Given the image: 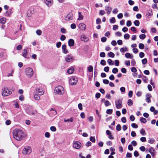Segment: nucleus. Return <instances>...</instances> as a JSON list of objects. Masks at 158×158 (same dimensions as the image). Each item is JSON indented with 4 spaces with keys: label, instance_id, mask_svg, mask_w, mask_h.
Returning a JSON list of instances; mask_svg holds the SVG:
<instances>
[{
    "label": "nucleus",
    "instance_id": "25",
    "mask_svg": "<svg viewBox=\"0 0 158 158\" xmlns=\"http://www.w3.org/2000/svg\"><path fill=\"white\" fill-rule=\"evenodd\" d=\"M125 56L127 58L131 59L133 58V56L129 53H126L125 54Z\"/></svg>",
    "mask_w": 158,
    "mask_h": 158
},
{
    "label": "nucleus",
    "instance_id": "17",
    "mask_svg": "<svg viewBox=\"0 0 158 158\" xmlns=\"http://www.w3.org/2000/svg\"><path fill=\"white\" fill-rule=\"evenodd\" d=\"M73 15L71 13H69L68 14L66 17V20H70L73 19Z\"/></svg>",
    "mask_w": 158,
    "mask_h": 158
},
{
    "label": "nucleus",
    "instance_id": "38",
    "mask_svg": "<svg viewBox=\"0 0 158 158\" xmlns=\"http://www.w3.org/2000/svg\"><path fill=\"white\" fill-rule=\"evenodd\" d=\"M140 39L143 40L146 37V35L144 34H142L139 36Z\"/></svg>",
    "mask_w": 158,
    "mask_h": 158
},
{
    "label": "nucleus",
    "instance_id": "46",
    "mask_svg": "<svg viewBox=\"0 0 158 158\" xmlns=\"http://www.w3.org/2000/svg\"><path fill=\"white\" fill-rule=\"evenodd\" d=\"M140 141L142 142H145L146 141V139L145 137H142L140 138Z\"/></svg>",
    "mask_w": 158,
    "mask_h": 158
},
{
    "label": "nucleus",
    "instance_id": "44",
    "mask_svg": "<svg viewBox=\"0 0 158 158\" xmlns=\"http://www.w3.org/2000/svg\"><path fill=\"white\" fill-rule=\"evenodd\" d=\"M139 47L140 49H143L144 48V44L142 43H140L139 44Z\"/></svg>",
    "mask_w": 158,
    "mask_h": 158
},
{
    "label": "nucleus",
    "instance_id": "62",
    "mask_svg": "<svg viewBox=\"0 0 158 158\" xmlns=\"http://www.w3.org/2000/svg\"><path fill=\"white\" fill-rule=\"evenodd\" d=\"M50 130L53 131H56V128L54 126H52L50 127Z\"/></svg>",
    "mask_w": 158,
    "mask_h": 158
},
{
    "label": "nucleus",
    "instance_id": "4",
    "mask_svg": "<svg viewBox=\"0 0 158 158\" xmlns=\"http://www.w3.org/2000/svg\"><path fill=\"white\" fill-rule=\"evenodd\" d=\"M31 152V148L29 146H26L23 149L22 153L25 155H29Z\"/></svg>",
    "mask_w": 158,
    "mask_h": 158
},
{
    "label": "nucleus",
    "instance_id": "51",
    "mask_svg": "<svg viewBox=\"0 0 158 158\" xmlns=\"http://www.w3.org/2000/svg\"><path fill=\"white\" fill-rule=\"evenodd\" d=\"M44 135L45 137L48 138H49L50 136V134L48 132H46Z\"/></svg>",
    "mask_w": 158,
    "mask_h": 158
},
{
    "label": "nucleus",
    "instance_id": "48",
    "mask_svg": "<svg viewBox=\"0 0 158 158\" xmlns=\"http://www.w3.org/2000/svg\"><path fill=\"white\" fill-rule=\"evenodd\" d=\"M90 141L93 143H94L95 142V139L94 137L93 136H91L90 138Z\"/></svg>",
    "mask_w": 158,
    "mask_h": 158
},
{
    "label": "nucleus",
    "instance_id": "58",
    "mask_svg": "<svg viewBox=\"0 0 158 158\" xmlns=\"http://www.w3.org/2000/svg\"><path fill=\"white\" fill-rule=\"evenodd\" d=\"M131 25V21H128L127 22V27H129Z\"/></svg>",
    "mask_w": 158,
    "mask_h": 158
},
{
    "label": "nucleus",
    "instance_id": "14",
    "mask_svg": "<svg viewBox=\"0 0 158 158\" xmlns=\"http://www.w3.org/2000/svg\"><path fill=\"white\" fill-rule=\"evenodd\" d=\"M146 100L147 102L150 103L151 102V101L150 100V98L152 97V95L151 94H148L146 95Z\"/></svg>",
    "mask_w": 158,
    "mask_h": 158
},
{
    "label": "nucleus",
    "instance_id": "33",
    "mask_svg": "<svg viewBox=\"0 0 158 158\" xmlns=\"http://www.w3.org/2000/svg\"><path fill=\"white\" fill-rule=\"evenodd\" d=\"M110 22L111 23H114L115 22V19L114 17L112 18L110 20Z\"/></svg>",
    "mask_w": 158,
    "mask_h": 158
},
{
    "label": "nucleus",
    "instance_id": "54",
    "mask_svg": "<svg viewBox=\"0 0 158 158\" xmlns=\"http://www.w3.org/2000/svg\"><path fill=\"white\" fill-rule=\"evenodd\" d=\"M130 118L131 121H133L135 119V117L133 115H131L130 117Z\"/></svg>",
    "mask_w": 158,
    "mask_h": 158
},
{
    "label": "nucleus",
    "instance_id": "61",
    "mask_svg": "<svg viewBox=\"0 0 158 158\" xmlns=\"http://www.w3.org/2000/svg\"><path fill=\"white\" fill-rule=\"evenodd\" d=\"M131 126L133 128H137L138 127L137 125L135 123H133L131 124Z\"/></svg>",
    "mask_w": 158,
    "mask_h": 158
},
{
    "label": "nucleus",
    "instance_id": "11",
    "mask_svg": "<svg viewBox=\"0 0 158 158\" xmlns=\"http://www.w3.org/2000/svg\"><path fill=\"white\" fill-rule=\"evenodd\" d=\"M86 27L85 24L83 23H80L78 25L79 29L82 31H85L86 29Z\"/></svg>",
    "mask_w": 158,
    "mask_h": 158
},
{
    "label": "nucleus",
    "instance_id": "26",
    "mask_svg": "<svg viewBox=\"0 0 158 158\" xmlns=\"http://www.w3.org/2000/svg\"><path fill=\"white\" fill-rule=\"evenodd\" d=\"M27 113L30 115H35V114H36L37 113V111L36 110H35L34 111V112L33 111H30L29 110H27Z\"/></svg>",
    "mask_w": 158,
    "mask_h": 158
},
{
    "label": "nucleus",
    "instance_id": "50",
    "mask_svg": "<svg viewBox=\"0 0 158 158\" xmlns=\"http://www.w3.org/2000/svg\"><path fill=\"white\" fill-rule=\"evenodd\" d=\"M130 36L129 34H126L124 35V38L125 39L127 40L129 38Z\"/></svg>",
    "mask_w": 158,
    "mask_h": 158
},
{
    "label": "nucleus",
    "instance_id": "9",
    "mask_svg": "<svg viewBox=\"0 0 158 158\" xmlns=\"http://www.w3.org/2000/svg\"><path fill=\"white\" fill-rule=\"evenodd\" d=\"M116 107L118 109L121 108L122 107V101L120 99H117L115 101Z\"/></svg>",
    "mask_w": 158,
    "mask_h": 158
},
{
    "label": "nucleus",
    "instance_id": "37",
    "mask_svg": "<svg viewBox=\"0 0 158 158\" xmlns=\"http://www.w3.org/2000/svg\"><path fill=\"white\" fill-rule=\"evenodd\" d=\"M140 120L142 123H145L147 121L146 119L143 117H141L140 118Z\"/></svg>",
    "mask_w": 158,
    "mask_h": 158
},
{
    "label": "nucleus",
    "instance_id": "41",
    "mask_svg": "<svg viewBox=\"0 0 158 158\" xmlns=\"http://www.w3.org/2000/svg\"><path fill=\"white\" fill-rule=\"evenodd\" d=\"M116 129L118 131H120L121 129V127L120 125L119 124L117 125L116 126Z\"/></svg>",
    "mask_w": 158,
    "mask_h": 158
},
{
    "label": "nucleus",
    "instance_id": "47",
    "mask_svg": "<svg viewBox=\"0 0 158 158\" xmlns=\"http://www.w3.org/2000/svg\"><path fill=\"white\" fill-rule=\"evenodd\" d=\"M142 62L143 64H146L147 62V60L146 58H144L142 60Z\"/></svg>",
    "mask_w": 158,
    "mask_h": 158
},
{
    "label": "nucleus",
    "instance_id": "20",
    "mask_svg": "<svg viewBox=\"0 0 158 158\" xmlns=\"http://www.w3.org/2000/svg\"><path fill=\"white\" fill-rule=\"evenodd\" d=\"M128 49L127 47L122 48H120V51L122 53H124L126 52H127Z\"/></svg>",
    "mask_w": 158,
    "mask_h": 158
},
{
    "label": "nucleus",
    "instance_id": "15",
    "mask_svg": "<svg viewBox=\"0 0 158 158\" xmlns=\"http://www.w3.org/2000/svg\"><path fill=\"white\" fill-rule=\"evenodd\" d=\"M149 152L151 153L152 157H154L155 156V151L153 148L151 147L149 149Z\"/></svg>",
    "mask_w": 158,
    "mask_h": 158
},
{
    "label": "nucleus",
    "instance_id": "45",
    "mask_svg": "<svg viewBox=\"0 0 158 158\" xmlns=\"http://www.w3.org/2000/svg\"><path fill=\"white\" fill-rule=\"evenodd\" d=\"M100 64L102 65H105L106 64V62L104 60H102L101 61Z\"/></svg>",
    "mask_w": 158,
    "mask_h": 158
},
{
    "label": "nucleus",
    "instance_id": "8",
    "mask_svg": "<svg viewBox=\"0 0 158 158\" xmlns=\"http://www.w3.org/2000/svg\"><path fill=\"white\" fill-rule=\"evenodd\" d=\"M74 57L71 54L68 55L65 58V60L67 62L69 63L73 61Z\"/></svg>",
    "mask_w": 158,
    "mask_h": 158
},
{
    "label": "nucleus",
    "instance_id": "19",
    "mask_svg": "<svg viewBox=\"0 0 158 158\" xmlns=\"http://www.w3.org/2000/svg\"><path fill=\"white\" fill-rule=\"evenodd\" d=\"M37 93L40 95H42L44 94V92L41 89L37 88L36 89Z\"/></svg>",
    "mask_w": 158,
    "mask_h": 158
},
{
    "label": "nucleus",
    "instance_id": "16",
    "mask_svg": "<svg viewBox=\"0 0 158 158\" xmlns=\"http://www.w3.org/2000/svg\"><path fill=\"white\" fill-rule=\"evenodd\" d=\"M105 10L107 11V14L109 15L111 13L112 8L109 6H106L105 7Z\"/></svg>",
    "mask_w": 158,
    "mask_h": 158
},
{
    "label": "nucleus",
    "instance_id": "13",
    "mask_svg": "<svg viewBox=\"0 0 158 158\" xmlns=\"http://www.w3.org/2000/svg\"><path fill=\"white\" fill-rule=\"evenodd\" d=\"M44 2L48 7L51 6L53 4L52 0H44Z\"/></svg>",
    "mask_w": 158,
    "mask_h": 158
},
{
    "label": "nucleus",
    "instance_id": "55",
    "mask_svg": "<svg viewBox=\"0 0 158 158\" xmlns=\"http://www.w3.org/2000/svg\"><path fill=\"white\" fill-rule=\"evenodd\" d=\"M144 56V54L143 52H141L139 53V56L140 58H142Z\"/></svg>",
    "mask_w": 158,
    "mask_h": 158
},
{
    "label": "nucleus",
    "instance_id": "32",
    "mask_svg": "<svg viewBox=\"0 0 158 158\" xmlns=\"http://www.w3.org/2000/svg\"><path fill=\"white\" fill-rule=\"evenodd\" d=\"M140 133L142 134L143 135H146V133L145 130L142 129L140 131Z\"/></svg>",
    "mask_w": 158,
    "mask_h": 158
},
{
    "label": "nucleus",
    "instance_id": "5",
    "mask_svg": "<svg viewBox=\"0 0 158 158\" xmlns=\"http://www.w3.org/2000/svg\"><path fill=\"white\" fill-rule=\"evenodd\" d=\"M2 95L4 97L7 96L12 94L11 91L9 90L7 88H4L2 89Z\"/></svg>",
    "mask_w": 158,
    "mask_h": 158
},
{
    "label": "nucleus",
    "instance_id": "43",
    "mask_svg": "<svg viewBox=\"0 0 158 158\" xmlns=\"http://www.w3.org/2000/svg\"><path fill=\"white\" fill-rule=\"evenodd\" d=\"M36 33L38 35H40L42 33V31L40 30H38L36 31Z\"/></svg>",
    "mask_w": 158,
    "mask_h": 158
},
{
    "label": "nucleus",
    "instance_id": "18",
    "mask_svg": "<svg viewBox=\"0 0 158 158\" xmlns=\"http://www.w3.org/2000/svg\"><path fill=\"white\" fill-rule=\"evenodd\" d=\"M68 44L70 47H73L74 45V41L73 39H70L68 41Z\"/></svg>",
    "mask_w": 158,
    "mask_h": 158
},
{
    "label": "nucleus",
    "instance_id": "7",
    "mask_svg": "<svg viewBox=\"0 0 158 158\" xmlns=\"http://www.w3.org/2000/svg\"><path fill=\"white\" fill-rule=\"evenodd\" d=\"M81 143L80 142L74 141L73 143V147L74 149H78L81 147Z\"/></svg>",
    "mask_w": 158,
    "mask_h": 158
},
{
    "label": "nucleus",
    "instance_id": "3",
    "mask_svg": "<svg viewBox=\"0 0 158 158\" xmlns=\"http://www.w3.org/2000/svg\"><path fill=\"white\" fill-rule=\"evenodd\" d=\"M25 73L26 76L29 77L31 78L34 73V72L32 68L28 67L25 69Z\"/></svg>",
    "mask_w": 158,
    "mask_h": 158
},
{
    "label": "nucleus",
    "instance_id": "21",
    "mask_svg": "<svg viewBox=\"0 0 158 158\" xmlns=\"http://www.w3.org/2000/svg\"><path fill=\"white\" fill-rule=\"evenodd\" d=\"M74 71V68L73 67L69 69L67 71V73L69 74H71L73 73Z\"/></svg>",
    "mask_w": 158,
    "mask_h": 158
},
{
    "label": "nucleus",
    "instance_id": "30",
    "mask_svg": "<svg viewBox=\"0 0 158 158\" xmlns=\"http://www.w3.org/2000/svg\"><path fill=\"white\" fill-rule=\"evenodd\" d=\"M135 25L136 26H138L139 25V20H135L134 22Z\"/></svg>",
    "mask_w": 158,
    "mask_h": 158
},
{
    "label": "nucleus",
    "instance_id": "6",
    "mask_svg": "<svg viewBox=\"0 0 158 158\" xmlns=\"http://www.w3.org/2000/svg\"><path fill=\"white\" fill-rule=\"evenodd\" d=\"M78 81L77 78L75 76L71 77L69 80V83L70 85H75Z\"/></svg>",
    "mask_w": 158,
    "mask_h": 158
},
{
    "label": "nucleus",
    "instance_id": "10",
    "mask_svg": "<svg viewBox=\"0 0 158 158\" xmlns=\"http://www.w3.org/2000/svg\"><path fill=\"white\" fill-rule=\"evenodd\" d=\"M81 40L84 42H88L89 40V38L84 34H82L80 37Z\"/></svg>",
    "mask_w": 158,
    "mask_h": 158
},
{
    "label": "nucleus",
    "instance_id": "39",
    "mask_svg": "<svg viewBox=\"0 0 158 158\" xmlns=\"http://www.w3.org/2000/svg\"><path fill=\"white\" fill-rule=\"evenodd\" d=\"M113 110L112 109H108L106 110V113L109 114H112V113Z\"/></svg>",
    "mask_w": 158,
    "mask_h": 158
},
{
    "label": "nucleus",
    "instance_id": "57",
    "mask_svg": "<svg viewBox=\"0 0 158 158\" xmlns=\"http://www.w3.org/2000/svg\"><path fill=\"white\" fill-rule=\"evenodd\" d=\"M120 90L122 92L124 93L125 91V88L123 87H121L120 88Z\"/></svg>",
    "mask_w": 158,
    "mask_h": 158
},
{
    "label": "nucleus",
    "instance_id": "63",
    "mask_svg": "<svg viewBox=\"0 0 158 158\" xmlns=\"http://www.w3.org/2000/svg\"><path fill=\"white\" fill-rule=\"evenodd\" d=\"M123 17V15L122 13L119 14L117 16V17H118V18L119 19H121Z\"/></svg>",
    "mask_w": 158,
    "mask_h": 158
},
{
    "label": "nucleus",
    "instance_id": "28",
    "mask_svg": "<svg viewBox=\"0 0 158 158\" xmlns=\"http://www.w3.org/2000/svg\"><path fill=\"white\" fill-rule=\"evenodd\" d=\"M107 62L109 65H113L114 64V62L111 59H108Z\"/></svg>",
    "mask_w": 158,
    "mask_h": 158
},
{
    "label": "nucleus",
    "instance_id": "49",
    "mask_svg": "<svg viewBox=\"0 0 158 158\" xmlns=\"http://www.w3.org/2000/svg\"><path fill=\"white\" fill-rule=\"evenodd\" d=\"M61 45V43L60 42H59L56 43V46L57 48H59L60 47Z\"/></svg>",
    "mask_w": 158,
    "mask_h": 158
},
{
    "label": "nucleus",
    "instance_id": "64",
    "mask_svg": "<svg viewBox=\"0 0 158 158\" xmlns=\"http://www.w3.org/2000/svg\"><path fill=\"white\" fill-rule=\"evenodd\" d=\"M103 83L106 84H108L109 83V81L107 79H104L103 80Z\"/></svg>",
    "mask_w": 158,
    "mask_h": 158
},
{
    "label": "nucleus",
    "instance_id": "56",
    "mask_svg": "<svg viewBox=\"0 0 158 158\" xmlns=\"http://www.w3.org/2000/svg\"><path fill=\"white\" fill-rule=\"evenodd\" d=\"M109 70V67L107 66L105 67L104 68V71L106 72H108Z\"/></svg>",
    "mask_w": 158,
    "mask_h": 158
},
{
    "label": "nucleus",
    "instance_id": "2",
    "mask_svg": "<svg viewBox=\"0 0 158 158\" xmlns=\"http://www.w3.org/2000/svg\"><path fill=\"white\" fill-rule=\"evenodd\" d=\"M55 91L56 94L57 95H62L64 93V88L61 85H59L56 87Z\"/></svg>",
    "mask_w": 158,
    "mask_h": 158
},
{
    "label": "nucleus",
    "instance_id": "35",
    "mask_svg": "<svg viewBox=\"0 0 158 158\" xmlns=\"http://www.w3.org/2000/svg\"><path fill=\"white\" fill-rule=\"evenodd\" d=\"M108 56L109 57L112 58H113L114 56V54L112 52H110L108 53Z\"/></svg>",
    "mask_w": 158,
    "mask_h": 158
},
{
    "label": "nucleus",
    "instance_id": "53",
    "mask_svg": "<svg viewBox=\"0 0 158 158\" xmlns=\"http://www.w3.org/2000/svg\"><path fill=\"white\" fill-rule=\"evenodd\" d=\"M106 38L105 37H102L101 39V41L103 42H105L106 41Z\"/></svg>",
    "mask_w": 158,
    "mask_h": 158
},
{
    "label": "nucleus",
    "instance_id": "40",
    "mask_svg": "<svg viewBox=\"0 0 158 158\" xmlns=\"http://www.w3.org/2000/svg\"><path fill=\"white\" fill-rule=\"evenodd\" d=\"M112 72L113 73H116L118 72V69L117 68H114L113 69Z\"/></svg>",
    "mask_w": 158,
    "mask_h": 158
},
{
    "label": "nucleus",
    "instance_id": "23",
    "mask_svg": "<svg viewBox=\"0 0 158 158\" xmlns=\"http://www.w3.org/2000/svg\"><path fill=\"white\" fill-rule=\"evenodd\" d=\"M6 22V19L5 18L3 17L0 19V23L2 24H5Z\"/></svg>",
    "mask_w": 158,
    "mask_h": 158
},
{
    "label": "nucleus",
    "instance_id": "22",
    "mask_svg": "<svg viewBox=\"0 0 158 158\" xmlns=\"http://www.w3.org/2000/svg\"><path fill=\"white\" fill-rule=\"evenodd\" d=\"M73 117L69 119H66L65 118L64 119V121L65 122H72L73 121Z\"/></svg>",
    "mask_w": 158,
    "mask_h": 158
},
{
    "label": "nucleus",
    "instance_id": "60",
    "mask_svg": "<svg viewBox=\"0 0 158 158\" xmlns=\"http://www.w3.org/2000/svg\"><path fill=\"white\" fill-rule=\"evenodd\" d=\"M119 61L118 60H115L114 61V64L116 66H118L119 65Z\"/></svg>",
    "mask_w": 158,
    "mask_h": 158
},
{
    "label": "nucleus",
    "instance_id": "52",
    "mask_svg": "<svg viewBox=\"0 0 158 158\" xmlns=\"http://www.w3.org/2000/svg\"><path fill=\"white\" fill-rule=\"evenodd\" d=\"M66 39V37L64 35H62L61 36L60 39L61 41H64Z\"/></svg>",
    "mask_w": 158,
    "mask_h": 158
},
{
    "label": "nucleus",
    "instance_id": "36",
    "mask_svg": "<svg viewBox=\"0 0 158 158\" xmlns=\"http://www.w3.org/2000/svg\"><path fill=\"white\" fill-rule=\"evenodd\" d=\"M110 105V103L107 100L105 102V105L106 106H108Z\"/></svg>",
    "mask_w": 158,
    "mask_h": 158
},
{
    "label": "nucleus",
    "instance_id": "59",
    "mask_svg": "<svg viewBox=\"0 0 158 158\" xmlns=\"http://www.w3.org/2000/svg\"><path fill=\"white\" fill-rule=\"evenodd\" d=\"M76 25L75 23H72L71 25V27L73 29L76 28Z\"/></svg>",
    "mask_w": 158,
    "mask_h": 158
},
{
    "label": "nucleus",
    "instance_id": "1",
    "mask_svg": "<svg viewBox=\"0 0 158 158\" xmlns=\"http://www.w3.org/2000/svg\"><path fill=\"white\" fill-rule=\"evenodd\" d=\"M14 137L17 140H22L23 138L27 136L26 134L22 130L16 129L13 131Z\"/></svg>",
    "mask_w": 158,
    "mask_h": 158
},
{
    "label": "nucleus",
    "instance_id": "34",
    "mask_svg": "<svg viewBox=\"0 0 158 158\" xmlns=\"http://www.w3.org/2000/svg\"><path fill=\"white\" fill-rule=\"evenodd\" d=\"M155 140L153 138H151L149 139L148 140V143L151 144L155 142Z\"/></svg>",
    "mask_w": 158,
    "mask_h": 158
},
{
    "label": "nucleus",
    "instance_id": "31",
    "mask_svg": "<svg viewBox=\"0 0 158 158\" xmlns=\"http://www.w3.org/2000/svg\"><path fill=\"white\" fill-rule=\"evenodd\" d=\"M87 69L88 71L90 72H91L93 71V66L91 65L89 66L87 68Z\"/></svg>",
    "mask_w": 158,
    "mask_h": 158
},
{
    "label": "nucleus",
    "instance_id": "12",
    "mask_svg": "<svg viewBox=\"0 0 158 158\" xmlns=\"http://www.w3.org/2000/svg\"><path fill=\"white\" fill-rule=\"evenodd\" d=\"M67 46L65 44H63L62 46V52L64 54H67L68 52V50L67 49Z\"/></svg>",
    "mask_w": 158,
    "mask_h": 158
},
{
    "label": "nucleus",
    "instance_id": "42",
    "mask_svg": "<svg viewBox=\"0 0 158 158\" xmlns=\"http://www.w3.org/2000/svg\"><path fill=\"white\" fill-rule=\"evenodd\" d=\"M127 104L128 106H131L133 104L132 101L131 99H129L128 101Z\"/></svg>",
    "mask_w": 158,
    "mask_h": 158
},
{
    "label": "nucleus",
    "instance_id": "27",
    "mask_svg": "<svg viewBox=\"0 0 158 158\" xmlns=\"http://www.w3.org/2000/svg\"><path fill=\"white\" fill-rule=\"evenodd\" d=\"M79 17L77 19L78 20H82L83 19V16L82 15L81 13L80 12L78 13Z\"/></svg>",
    "mask_w": 158,
    "mask_h": 158
},
{
    "label": "nucleus",
    "instance_id": "24",
    "mask_svg": "<svg viewBox=\"0 0 158 158\" xmlns=\"http://www.w3.org/2000/svg\"><path fill=\"white\" fill-rule=\"evenodd\" d=\"M34 98L36 101H39L40 99V97L37 94H35L34 95Z\"/></svg>",
    "mask_w": 158,
    "mask_h": 158
},
{
    "label": "nucleus",
    "instance_id": "29",
    "mask_svg": "<svg viewBox=\"0 0 158 158\" xmlns=\"http://www.w3.org/2000/svg\"><path fill=\"white\" fill-rule=\"evenodd\" d=\"M27 50L25 49L23 50L22 53V55L25 58H26L27 57Z\"/></svg>",
    "mask_w": 158,
    "mask_h": 158
}]
</instances>
